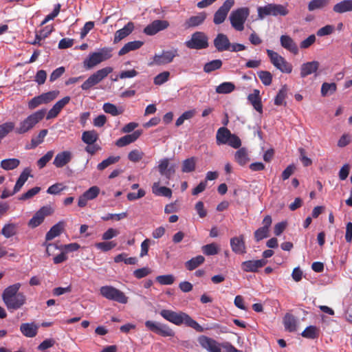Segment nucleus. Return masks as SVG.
Masks as SVG:
<instances>
[{"label": "nucleus", "mask_w": 352, "mask_h": 352, "mask_svg": "<svg viewBox=\"0 0 352 352\" xmlns=\"http://www.w3.org/2000/svg\"><path fill=\"white\" fill-rule=\"evenodd\" d=\"M258 76L264 85L268 86L272 83V76L270 72L267 71H261L258 72Z\"/></svg>", "instance_id": "56"}, {"label": "nucleus", "mask_w": 352, "mask_h": 352, "mask_svg": "<svg viewBox=\"0 0 352 352\" xmlns=\"http://www.w3.org/2000/svg\"><path fill=\"white\" fill-rule=\"evenodd\" d=\"M20 164L18 159L10 158L6 159L1 162V167L6 170H13L16 168Z\"/></svg>", "instance_id": "45"}, {"label": "nucleus", "mask_w": 352, "mask_h": 352, "mask_svg": "<svg viewBox=\"0 0 352 352\" xmlns=\"http://www.w3.org/2000/svg\"><path fill=\"white\" fill-rule=\"evenodd\" d=\"M239 148L234 154V160L239 165L244 166L250 161L248 152L244 147Z\"/></svg>", "instance_id": "35"}, {"label": "nucleus", "mask_w": 352, "mask_h": 352, "mask_svg": "<svg viewBox=\"0 0 352 352\" xmlns=\"http://www.w3.org/2000/svg\"><path fill=\"white\" fill-rule=\"evenodd\" d=\"M250 12V9L248 7H242L232 10L229 16L232 27L236 31H243Z\"/></svg>", "instance_id": "7"}, {"label": "nucleus", "mask_w": 352, "mask_h": 352, "mask_svg": "<svg viewBox=\"0 0 352 352\" xmlns=\"http://www.w3.org/2000/svg\"><path fill=\"white\" fill-rule=\"evenodd\" d=\"M156 280L162 285H169L175 282V278L172 274L161 275L156 277Z\"/></svg>", "instance_id": "52"}, {"label": "nucleus", "mask_w": 352, "mask_h": 352, "mask_svg": "<svg viewBox=\"0 0 352 352\" xmlns=\"http://www.w3.org/2000/svg\"><path fill=\"white\" fill-rule=\"evenodd\" d=\"M319 62L316 60L303 63L300 67V76L302 78H305L310 74L316 72L319 67Z\"/></svg>", "instance_id": "28"}, {"label": "nucleus", "mask_w": 352, "mask_h": 352, "mask_svg": "<svg viewBox=\"0 0 352 352\" xmlns=\"http://www.w3.org/2000/svg\"><path fill=\"white\" fill-rule=\"evenodd\" d=\"M16 229H17V226L16 224L7 223L3 227L1 233L6 238H10L16 234Z\"/></svg>", "instance_id": "46"}, {"label": "nucleus", "mask_w": 352, "mask_h": 352, "mask_svg": "<svg viewBox=\"0 0 352 352\" xmlns=\"http://www.w3.org/2000/svg\"><path fill=\"white\" fill-rule=\"evenodd\" d=\"M204 261V257L203 256L199 255L186 261L185 263V266L187 270L192 271L201 265Z\"/></svg>", "instance_id": "40"}, {"label": "nucleus", "mask_w": 352, "mask_h": 352, "mask_svg": "<svg viewBox=\"0 0 352 352\" xmlns=\"http://www.w3.org/2000/svg\"><path fill=\"white\" fill-rule=\"evenodd\" d=\"M152 192L157 196H163L168 198L172 196V190L166 186H160L159 182L153 184L152 186Z\"/></svg>", "instance_id": "34"}, {"label": "nucleus", "mask_w": 352, "mask_h": 352, "mask_svg": "<svg viewBox=\"0 0 352 352\" xmlns=\"http://www.w3.org/2000/svg\"><path fill=\"white\" fill-rule=\"evenodd\" d=\"M287 94V87L286 85H283L281 89L278 91L276 96L274 99V104L276 105H286V102L285 101Z\"/></svg>", "instance_id": "44"}, {"label": "nucleus", "mask_w": 352, "mask_h": 352, "mask_svg": "<svg viewBox=\"0 0 352 352\" xmlns=\"http://www.w3.org/2000/svg\"><path fill=\"white\" fill-rule=\"evenodd\" d=\"M145 326L151 331L160 335L163 337H173L175 335L174 331L166 324H162L152 320L145 322Z\"/></svg>", "instance_id": "13"}, {"label": "nucleus", "mask_w": 352, "mask_h": 352, "mask_svg": "<svg viewBox=\"0 0 352 352\" xmlns=\"http://www.w3.org/2000/svg\"><path fill=\"white\" fill-rule=\"evenodd\" d=\"M102 109L105 113H109L113 116H118L123 112L122 109H118L115 104L109 102L104 103Z\"/></svg>", "instance_id": "48"}, {"label": "nucleus", "mask_w": 352, "mask_h": 352, "mask_svg": "<svg viewBox=\"0 0 352 352\" xmlns=\"http://www.w3.org/2000/svg\"><path fill=\"white\" fill-rule=\"evenodd\" d=\"M144 156V153L138 150V149H134V150H132L128 155V158L130 161L131 162H137L138 161H140Z\"/></svg>", "instance_id": "61"}, {"label": "nucleus", "mask_w": 352, "mask_h": 352, "mask_svg": "<svg viewBox=\"0 0 352 352\" xmlns=\"http://www.w3.org/2000/svg\"><path fill=\"white\" fill-rule=\"evenodd\" d=\"M95 245L102 252H108L116 246V243L114 241L100 242L96 243Z\"/></svg>", "instance_id": "57"}, {"label": "nucleus", "mask_w": 352, "mask_h": 352, "mask_svg": "<svg viewBox=\"0 0 352 352\" xmlns=\"http://www.w3.org/2000/svg\"><path fill=\"white\" fill-rule=\"evenodd\" d=\"M289 12L287 4L270 3L257 8L258 19L260 20H263L267 16H285Z\"/></svg>", "instance_id": "3"}, {"label": "nucleus", "mask_w": 352, "mask_h": 352, "mask_svg": "<svg viewBox=\"0 0 352 352\" xmlns=\"http://www.w3.org/2000/svg\"><path fill=\"white\" fill-rule=\"evenodd\" d=\"M283 323L286 330L292 332L296 329V320L292 314H286L283 318Z\"/></svg>", "instance_id": "42"}, {"label": "nucleus", "mask_w": 352, "mask_h": 352, "mask_svg": "<svg viewBox=\"0 0 352 352\" xmlns=\"http://www.w3.org/2000/svg\"><path fill=\"white\" fill-rule=\"evenodd\" d=\"M206 19V14L204 12H199L197 15L190 16L185 22L186 28H195L201 25Z\"/></svg>", "instance_id": "30"}, {"label": "nucleus", "mask_w": 352, "mask_h": 352, "mask_svg": "<svg viewBox=\"0 0 352 352\" xmlns=\"http://www.w3.org/2000/svg\"><path fill=\"white\" fill-rule=\"evenodd\" d=\"M316 36L314 34H311L307 38L302 41L300 43V47L301 49H307L312 45L316 41Z\"/></svg>", "instance_id": "64"}, {"label": "nucleus", "mask_w": 352, "mask_h": 352, "mask_svg": "<svg viewBox=\"0 0 352 352\" xmlns=\"http://www.w3.org/2000/svg\"><path fill=\"white\" fill-rule=\"evenodd\" d=\"M41 190V188L36 186L34 187L30 190H28L26 192L23 193L21 195V197L19 198V200L25 201L31 199L34 195L38 194Z\"/></svg>", "instance_id": "58"}, {"label": "nucleus", "mask_w": 352, "mask_h": 352, "mask_svg": "<svg viewBox=\"0 0 352 352\" xmlns=\"http://www.w3.org/2000/svg\"><path fill=\"white\" fill-rule=\"evenodd\" d=\"M197 158L191 157L184 160L182 164V171L185 173L193 172L195 170Z\"/></svg>", "instance_id": "38"}, {"label": "nucleus", "mask_w": 352, "mask_h": 352, "mask_svg": "<svg viewBox=\"0 0 352 352\" xmlns=\"http://www.w3.org/2000/svg\"><path fill=\"white\" fill-rule=\"evenodd\" d=\"M58 94L59 92L58 91H51L41 94L43 104H47L54 100L58 96Z\"/></svg>", "instance_id": "59"}, {"label": "nucleus", "mask_w": 352, "mask_h": 352, "mask_svg": "<svg viewBox=\"0 0 352 352\" xmlns=\"http://www.w3.org/2000/svg\"><path fill=\"white\" fill-rule=\"evenodd\" d=\"M151 270L147 267H144L140 269L135 270L133 272V275L135 278L140 279L146 277L151 273Z\"/></svg>", "instance_id": "62"}, {"label": "nucleus", "mask_w": 352, "mask_h": 352, "mask_svg": "<svg viewBox=\"0 0 352 352\" xmlns=\"http://www.w3.org/2000/svg\"><path fill=\"white\" fill-rule=\"evenodd\" d=\"M21 286L19 283L10 285L2 294L3 300L9 310H16L25 302V295L18 292Z\"/></svg>", "instance_id": "1"}, {"label": "nucleus", "mask_w": 352, "mask_h": 352, "mask_svg": "<svg viewBox=\"0 0 352 352\" xmlns=\"http://www.w3.org/2000/svg\"><path fill=\"white\" fill-rule=\"evenodd\" d=\"M232 250L238 254H243L246 252V247L243 236H235L230 239Z\"/></svg>", "instance_id": "26"}, {"label": "nucleus", "mask_w": 352, "mask_h": 352, "mask_svg": "<svg viewBox=\"0 0 352 352\" xmlns=\"http://www.w3.org/2000/svg\"><path fill=\"white\" fill-rule=\"evenodd\" d=\"M71 98L69 96H65L57 101L48 111L46 116V119L50 120L56 118L63 107L69 102Z\"/></svg>", "instance_id": "22"}, {"label": "nucleus", "mask_w": 352, "mask_h": 352, "mask_svg": "<svg viewBox=\"0 0 352 352\" xmlns=\"http://www.w3.org/2000/svg\"><path fill=\"white\" fill-rule=\"evenodd\" d=\"M213 43L218 52L228 51L230 48V42L228 37L222 33L217 35Z\"/></svg>", "instance_id": "23"}, {"label": "nucleus", "mask_w": 352, "mask_h": 352, "mask_svg": "<svg viewBox=\"0 0 352 352\" xmlns=\"http://www.w3.org/2000/svg\"><path fill=\"white\" fill-rule=\"evenodd\" d=\"M333 10L338 14L352 12V0H343L337 3L334 5Z\"/></svg>", "instance_id": "33"}, {"label": "nucleus", "mask_w": 352, "mask_h": 352, "mask_svg": "<svg viewBox=\"0 0 352 352\" xmlns=\"http://www.w3.org/2000/svg\"><path fill=\"white\" fill-rule=\"evenodd\" d=\"M185 45L192 50L205 49L208 46V39L204 32H196L192 34L190 40L185 42Z\"/></svg>", "instance_id": "12"}, {"label": "nucleus", "mask_w": 352, "mask_h": 352, "mask_svg": "<svg viewBox=\"0 0 352 352\" xmlns=\"http://www.w3.org/2000/svg\"><path fill=\"white\" fill-rule=\"evenodd\" d=\"M100 293L104 298L110 300L121 304H126L128 302V297L125 296L124 292L113 286L105 285L101 287Z\"/></svg>", "instance_id": "9"}, {"label": "nucleus", "mask_w": 352, "mask_h": 352, "mask_svg": "<svg viewBox=\"0 0 352 352\" xmlns=\"http://www.w3.org/2000/svg\"><path fill=\"white\" fill-rule=\"evenodd\" d=\"M143 45V42L140 41H134L126 43L118 52L119 56H123L131 51L140 48Z\"/></svg>", "instance_id": "36"}, {"label": "nucleus", "mask_w": 352, "mask_h": 352, "mask_svg": "<svg viewBox=\"0 0 352 352\" xmlns=\"http://www.w3.org/2000/svg\"><path fill=\"white\" fill-rule=\"evenodd\" d=\"M198 342L203 349L209 352L221 351L220 344L215 340L206 336H199Z\"/></svg>", "instance_id": "19"}, {"label": "nucleus", "mask_w": 352, "mask_h": 352, "mask_svg": "<svg viewBox=\"0 0 352 352\" xmlns=\"http://www.w3.org/2000/svg\"><path fill=\"white\" fill-rule=\"evenodd\" d=\"M267 261L265 259L249 260L241 263V269L245 272H256L258 269L265 266Z\"/></svg>", "instance_id": "20"}, {"label": "nucleus", "mask_w": 352, "mask_h": 352, "mask_svg": "<svg viewBox=\"0 0 352 352\" xmlns=\"http://www.w3.org/2000/svg\"><path fill=\"white\" fill-rule=\"evenodd\" d=\"M269 230L261 227L257 229L254 232V237L256 241H259L268 236Z\"/></svg>", "instance_id": "63"}, {"label": "nucleus", "mask_w": 352, "mask_h": 352, "mask_svg": "<svg viewBox=\"0 0 352 352\" xmlns=\"http://www.w3.org/2000/svg\"><path fill=\"white\" fill-rule=\"evenodd\" d=\"M178 56V50L173 48L169 50H163L161 54H155L152 60L148 63L149 66L164 65L173 62Z\"/></svg>", "instance_id": "10"}, {"label": "nucleus", "mask_w": 352, "mask_h": 352, "mask_svg": "<svg viewBox=\"0 0 352 352\" xmlns=\"http://www.w3.org/2000/svg\"><path fill=\"white\" fill-rule=\"evenodd\" d=\"M336 84L334 82H324L321 87V95L327 96L332 95L336 91Z\"/></svg>", "instance_id": "50"}, {"label": "nucleus", "mask_w": 352, "mask_h": 352, "mask_svg": "<svg viewBox=\"0 0 352 352\" xmlns=\"http://www.w3.org/2000/svg\"><path fill=\"white\" fill-rule=\"evenodd\" d=\"M38 328L34 322L23 323L20 326V331L24 336L33 338L37 334Z\"/></svg>", "instance_id": "32"}, {"label": "nucleus", "mask_w": 352, "mask_h": 352, "mask_svg": "<svg viewBox=\"0 0 352 352\" xmlns=\"http://www.w3.org/2000/svg\"><path fill=\"white\" fill-rule=\"evenodd\" d=\"M329 0H311L308 3V10L312 12L316 10L323 9L329 4Z\"/></svg>", "instance_id": "43"}, {"label": "nucleus", "mask_w": 352, "mask_h": 352, "mask_svg": "<svg viewBox=\"0 0 352 352\" xmlns=\"http://www.w3.org/2000/svg\"><path fill=\"white\" fill-rule=\"evenodd\" d=\"M202 251L207 256L215 255L219 252V248L217 244L212 243L204 245Z\"/></svg>", "instance_id": "53"}, {"label": "nucleus", "mask_w": 352, "mask_h": 352, "mask_svg": "<svg viewBox=\"0 0 352 352\" xmlns=\"http://www.w3.org/2000/svg\"><path fill=\"white\" fill-rule=\"evenodd\" d=\"M216 142L217 145L228 144L234 148H239L241 146L240 138L224 126H221L217 130Z\"/></svg>", "instance_id": "5"}, {"label": "nucleus", "mask_w": 352, "mask_h": 352, "mask_svg": "<svg viewBox=\"0 0 352 352\" xmlns=\"http://www.w3.org/2000/svg\"><path fill=\"white\" fill-rule=\"evenodd\" d=\"M30 176V169L29 168H25L23 172L21 173L19 177L18 178L16 184L14 187V193H16L19 192L25 182L28 180V177Z\"/></svg>", "instance_id": "37"}, {"label": "nucleus", "mask_w": 352, "mask_h": 352, "mask_svg": "<svg viewBox=\"0 0 352 352\" xmlns=\"http://www.w3.org/2000/svg\"><path fill=\"white\" fill-rule=\"evenodd\" d=\"M157 170L160 174L168 181L175 173V166L170 165L169 160L165 157L158 162Z\"/></svg>", "instance_id": "16"}, {"label": "nucleus", "mask_w": 352, "mask_h": 352, "mask_svg": "<svg viewBox=\"0 0 352 352\" xmlns=\"http://www.w3.org/2000/svg\"><path fill=\"white\" fill-rule=\"evenodd\" d=\"M266 52L270 58L271 63L278 69L283 73L289 74L292 71V65L289 63L282 56L271 50H267Z\"/></svg>", "instance_id": "11"}, {"label": "nucleus", "mask_w": 352, "mask_h": 352, "mask_svg": "<svg viewBox=\"0 0 352 352\" xmlns=\"http://www.w3.org/2000/svg\"><path fill=\"white\" fill-rule=\"evenodd\" d=\"M100 190L97 186H93L85 191L78 198V206L84 208L87 206L88 201L96 199L100 194Z\"/></svg>", "instance_id": "17"}, {"label": "nucleus", "mask_w": 352, "mask_h": 352, "mask_svg": "<svg viewBox=\"0 0 352 352\" xmlns=\"http://www.w3.org/2000/svg\"><path fill=\"white\" fill-rule=\"evenodd\" d=\"M302 336L306 338L314 339L318 337V330L315 326L307 327L301 333Z\"/></svg>", "instance_id": "51"}, {"label": "nucleus", "mask_w": 352, "mask_h": 352, "mask_svg": "<svg viewBox=\"0 0 352 352\" xmlns=\"http://www.w3.org/2000/svg\"><path fill=\"white\" fill-rule=\"evenodd\" d=\"M142 135V131H135L131 134H127L120 138L118 139L116 142V145L118 147H124L134 142H135Z\"/></svg>", "instance_id": "25"}, {"label": "nucleus", "mask_w": 352, "mask_h": 352, "mask_svg": "<svg viewBox=\"0 0 352 352\" xmlns=\"http://www.w3.org/2000/svg\"><path fill=\"white\" fill-rule=\"evenodd\" d=\"M65 223L64 221H60L54 225L46 233L45 240L51 241L56 236H58L64 230Z\"/></svg>", "instance_id": "29"}, {"label": "nucleus", "mask_w": 352, "mask_h": 352, "mask_svg": "<svg viewBox=\"0 0 352 352\" xmlns=\"http://www.w3.org/2000/svg\"><path fill=\"white\" fill-rule=\"evenodd\" d=\"M280 45L287 51L294 54H298L299 52L298 47L294 39L289 35H282L280 37Z\"/></svg>", "instance_id": "24"}, {"label": "nucleus", "mask_w": 352, "mask_h": 352, "mask_svg": "<svg viewBox=\"0 0 352 352\" xmlns=\"http://www.w3.org/2000/svg\"><path fill=\"white\" fill-rule=\"evenodd\" d=\"M54 209L50 206H45L41 208L29 221L28 226L32 228L41 225L47 216L52 214Z\"/></svg>", "instance_id": "14"}, {"label": "nucleus", "mask_w": 352, "mask_h": 352, "mask_svg": "<svg viewBox=\"0 0 352 352\" xmlns=\"http://www.w3.org/2000/svg\"><path fill=\"white\" fill-rule=\"evenodd\" d=\"M98 139V135L94 130L85 131L82 134V140L84 143L91 145Z\"/></svg>", "instance_id": "39"}, {"label": "nucleus", "mask_w": 352, "mask_h": 352, "mask_svg": "<svg viewBox=\"0 0 352 352\" xmlns=\"http://www.w3.org/2000/svg\"><path fill=\"white\" fill-rule=\"evenodd\" d=\"M134 30V24L132 22H129L124 26L123 28L118 30L116 32L113 38V42L117 43L121 40L129 36Z\"/></svg>", "instance_id": "27"}, {"label": "nucleus", "mask_w": 352, "mask_h": 352, "mask_svg": "<svg viewBox=\"0 0 352 352\" xmlns=\"http://www.w3.org/2000/svg\"><path fill=\"white\" fill-rule=\"evenodd\" d=\"M45 114V109H40L29 115L19 123L18 126L15 128V133L17 134H24L29 132L44 118Z\"/></svg>", "instance_id": "4"}, {"label": "nucleus", "mask_w": 352, "mask_h": 352, "mask_svg": "<svg viewBox=\"0 0 352 352\" xmlns=\"http://www.w3.org/2000/svg\"><path fill=\"white\" fill-rule=\"evenodd\" d=\"M260 92L257 89H254L252 94L248 96V100L250 101L254 109L258 113H263V105L261 103V98L260 97Z\"/></svg>", "instance_id": "31"}, {"label": "nucleus", "mask_w": 352, "mask_h": 352, "mask_svg": "<svg viewBox=\"0 0 352 352\" xmlns=\"http://www.w3.org/2000/svg\"><path fill=\"white\" fill-rule=\"evenodd\" d=\"M168 26L169 23L166 20H155L145 27L144 33L148 36H153L166 30Z\"/></svg>", "instance_id": "18"}, {"label": "nucleus", "mask_w": 352, "mask_h": 352, "mask_svg": "<svg viewBox=\"0 0 352 352\" xmlns=\"http://www.w3.org/2000/svg\"><path fill=\"white\" fill-rule=\"evenodd\" d=\"M222 66V61L220 59L211 60L204 65V71L206 73H210L219 69Z\"/></svg>", "instance_id": "47"}, {"label": "nucleus", "mask_w": 352, "mask_h": 352, "mask_svg": "<svg viewBox=\"0 0 352 352\" xmlns=\"http://www.w3.org/2000/svg\"><path fill=\"white\" fill-rule=\"evenodd\" d=\"M120 156H109L108 158L102 161L97 166V168L99 170H102L109 166L111 164H116L120 160Z\"/></svg>", "instance_id": "49"}, {"label": "nucleus", "mask_w": 352, "mask_h": 352, "mask_svg": "<svg viewBox=\"0 0 352 352\" xmlns=\"http://www.w3.org/2000/svg\"><path fill=\"white\" fill-rule=\"evenodd\" d=\"M73 158V154L69 151H63L56 154L53 164L56 168H63L69 164Z\"/></svg>", "instance_id": "21"}, {"label": "nucleus", "mask_w": 352, "mask_h": 352, "mask_svg": "<svg viewBox=\"0 0 352 352\" xmlns=\"http://www.w3.org/2000/svg\"><path fill=\"white\" fill-rule=\"evenodd\" d=\"M65 188V186L61 183H56L50 186L47 192L50 195H57Z\"/></svg>", "instance_id": "60"}, {"label": "nucleus", "mask_w": 352, "mask_h": 352, "mask_svg": "<svg viewBox=\"0 0 352 352\" xmlns=\"http://www.w3.org/2000/svg\"><path fill=\"white\" fill-rule=\"evenodd\" d=\"M235 85L231 82H224L216 87V92L220 94H227L232 92Z\"/></svg>", "instance_id": "41"}, {"label": "nucleus", "mask_w": 352, "mask_h": 352, "mask_svg": "<svg viewBox=\"0 0 352 352\" xmlns=\"http://www.w3.org/2000/svg\"><path fill=\"white\" fill-rule=\"evenodd\" d=\"M111 56V49L103 47L98 52L89 54L83 61V67L86 69H91L100 63L109 59Z\"/></svg>", "instance_id": "6"}, {"label": "nucleus", "mask_w": 352, "mask_h": 352, "mask_svg": "<svg viewBox=\"0 0 352 352\" xmlns=\"http://www.w3.org/2000/svg\"><path fill=\"white\" fill-rule=\"evenodd\" d=\"M234 4V0H226L223 5L215 12L214 14L213 22L216 25L221 24L224 22L226 16Z\"/></svg>", "instance_id": "15"}, {"label": "nucleus", "mask_w": 352, "mask_h": 352, "mask_svg": "<svg viewBox=\"0 0 352 352\" xmlns=\"http://www.w3.org/2000/svg\"><path fill=\"white\" fill-rule=\"evenodd\" d=\"M54 151H49L47 152V153L43 155L42 157H41L37 161V166L39 168H43L45 167L47 162H49L54 156Z\"/></svg>", "instance_id": "55"}, {"label": "nucleus", "mask_w": 352, "mask_h": 352, "mask_svg": "<svg viewBox=\"0 0 352 352\" xmlns=\"http://www.w3.org/2000/svg\"><path fill=\"white\" fill-rule=\"evenodd\" d=\"M170 77V72L168 71L163 72L157 74L154 78V84L156 85H162L167 82Z\"/></svg>", "instance_id": "54"}, {"label": "nucleus", "mask_w": 352, "mask_h": 352, "mask_svg": "<svg viewBox=\"0 0 352 352\" xmlns=\"http://www.w3.org/2000/svg\"><path fill=\"white\" fill-rule=\"evenodd\" d=\"M112 72L113 68L111 67H106L96 71L82 84V89L85 91L90 89L91 87L100 82Z\"/></svg>", "instance_id": "8"}, {"label": "nucleus", "mask_w": 352, "mask_h": 352, "mask_svg": "<svg viewBox=\"0 0 352 352\" xmlns=\"http://www.w3.org/2000/svg\"><path fill=\"white\" fill-rule=\"evenodd\" d=\"M160 315L166 320L176 325L185 324L197 332H203L204 331V329L198 322L184 312L177 313L171 310L163 309L160 311Z\"/></svg>", "instance_id": "2"}]
</instances>
